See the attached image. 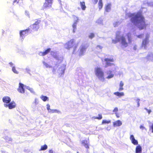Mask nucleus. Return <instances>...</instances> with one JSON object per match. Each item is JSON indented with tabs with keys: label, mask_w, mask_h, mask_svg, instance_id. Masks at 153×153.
<instances>
[{
	"label": "nucleus",
	"mask_w": 153,
	"mask_h": 153,
	"mask_svg": "<svg viewBox=\"0 0 153 153\" xmlns=\"http://www.w3.org/2000/svg\"><path fill=\"white\" fill-rule=\"evenodd\" d=\"M127 16L131 18V22L140 29H143L146 27V24L145 19L141 12L134 14L128 13L126 14V17Z\"/></svg>",
	"instance_id": "nucleus-1"
},
{
	"label": "nucleus",
	"mask_w": 153,
	"mask_h": 153,
	"mask_svg": "<svg viewBox=\"0 0 153 153\" xmlns=\"http://www.w3.org/2000/svg\"><path fill=\"white\" fill-rule=\"evenodd\" d=\"M121 32L119 31L117 32L115 40L113 39L112 42L113 43L115 44L118 42H120V45L121 48H124L128 46V44L131 43L132 41L131 34V32L127 33L126 36L128 39V42H127L126 38L124 35H121Z\"/></svg>",
	"instance_id": "nucleus-2"
},
{
	"label": "nucleus",
	"mask_w": 153,
	"mask_h": 153,
	"mask_svg": "<svg viewBox=\"0 0 153 153\" xmlns=\"http://www.w3.org/2000/svg\"><path fill=\"white\" fill-rule=\"evenodd\" d=\"M94 71L95 74L99 80L102 82H104L105 78L102 69L100 68L97 67L95 68Z\"/></svg>",
	"instance_id": "nucleus-3"
},
{
	"label": "nucleus",
	"mask_w": 153,
	"mask_h": 153,
	"mask_svg": "<svg viewBox=\"0 0 153 153\" xmlns=\"http://www.w3.org/2000/svg\"><path fill=\"white\" fill-rule=\"evenodd\" d=\"M77 46V44L75 43V40L74 39H71L68 41L64 45L65 48L68 49L73 47V53L75 52L76 48Z\"/></svg>",
	"instance_id": "nucleus-4"
},
{
	"label": "nucleus",
	"mask_w": 153,
	"mask_h": 153,
	"mask_svg": "<svg viewBox=\"0 0 153 153\" xmlns=\"http://www.w3.org/2000/svg\"><path fill=\"white\" fill-rule=\"evenodd\" d=\"M150 36V34L147 33L146 34L145 38L143 39L142 45V47L144 49H146L147 45L149 42V38Z\"/></svg>",
	"instance_id": "nucleus-5"
},
{
	"label": "nucleus",
	"mask_w": 153,
	"mask_h": 153,
	"mask_svg": "<svg viewBox=\"0 0 153 153\" xmlns=\"http://www.w3.org/2000/svg\"><path fill=\"white\" fill-rule=\"evenodd\" d=\"M40 22V21L39 20H37L33 24L31 25L29 29L30 31L33 30H37L39 27V24Z\"/></svg>",
	"instance_id": "nucleus-6"
},
{
	"label": "nucleus",
	"mask_w": 153,
	"mask_h": 153,
	"mask_svg": "<svg viewBox=\"0 0 153 153\" xmlns=\"http://www.w3.org/2000/svg\"><path fill=\"white\" fill-rule=\"evenodd\" d=\"M104 61L106 62V64L104 66L105 68H107L109 66H112L115 69H116L117 67H115L114 65L110 62H113L114 60L113 58H105L104 59Z\"/></svg>",
	"instance_id": "nucleus-7"
},
{
	"label": "nucleus",
	"mask_w": 153,
	"mask_h": 153,
	"mask_svg": "<svg viewBox=\"0 0 153 153\" xmlns=\"http://www.w3.org/2000/svg\"><path fill=\"white\" fill-rule=\"evenodd\" d=\"M53 0H45L43 7L45 9H50L51 7Z\"/></svg>",
	"instance_id": "nucleus-8"
},
{
	"label": "nucleus",
	"mask_w": 153,
	"mask_h": 153,
	"mask_svg": "<svg viewBox=\"0 0 153 153\" xmlns=\"http://www.w3.org/2000/svg\"><path fill=\"white\" fill-rule=\"evenodd\" d=\"M73 18L74 20V23L72 25V27L73 28V32L74 33L76 30V25L77 23L79 21V19L77 17L75 16H73Z\"/></svg>",
	"instance_id": "nucleus-9"
},
{
	"label": "nucleus",
	"mask_w": 153,
	"mask_h": 153,
	"mask_svg": "<svg viewBox=\"0 0 153 153\" xmlns=\"http://www.w3.org/2000/svg\"><path fill=\"white\" fill-rule=\"evenodd\" d=\"M4 106L6 108H8L9 109H11L16 108V103L13 101L10 102L8 104H4Z\"/></svg>",
	"instance_id": "nucleus-10"
},
{
	"label": "nucleus",
	"mask_w": 153,
	"mask_h": 153,
	"mask_svg": "<svg viewBox=\"0 0 153 153\" xmlns=\"http://www.w3.org/2000/svg\"><path fill=\"white\" fill-rule=\"evenodd\" d=\"M111 69L112 70H108L106 72V76L105 78L107 79H110L113 78L114 76V74L112 73V71H114V70L111 68Z\"/></svg>",
	"instance_id": "nucleus-11"
},
{
	"label": "nucleus",
	"mask_w": 153,
	"mask_h": 153,
	"mask_svg": "<svg viewBox=\"0 0 153 153\" xmlns=\"http://www.w3.org/2000/svg\"><path fill=\"white\" fill-rule=\"evenodd\" d=\"M29 31H30L29 28L25 30L20 31V35L21 37L23 38L24 36L27 34Z\"/></svg>",
	"instance_id": "nucleus-12"
},
{
	"label": "nucleus",
	"mask_w": 153,
	"mask_h": 153,
	"mask_svg": "<svg viewBox=\"0 0 153 153\" xmlns=\"http://www.w3.org/2000/svg\"><path fill=\"white\" fill-rule=\"evenodd\" d=\"M87 47L85 45H82L80 46L79 48V54L80 55H82L85 52Z\"/></svg>",
	"instance_id": "nucleus-13"
},
{
	"label": "nucleus",
	"mask_w": 153,
	"mask_h": 153,
	"mask_svg": "<svg viewBox=\"0 0 153 153\" xmlns=\"http://www.w3.org/2000/svg\"><path fill=\"white\" fill-rule=\"evenodd\" d=\"M130 139L131 143L134 145H136L138 144V142L137 140L135 139L133 135H131L130 136Z\"/></svg>",
	"instance_id": "nucleus-14"
},
{
	"label": "nucleus",
	"mask_w": 153,
	"mask_h": 153,
	"mask_svg": "<svg viewBox=\"0 0 153 153\" xmlns=\"http://www.w3.org/2000/svg\"><path fill=\"white\" fill-rule=\"evenodd\" d=\"M24 85L21 83H19V88L18 89V91L21 93H24L25 92V90L24 88Z\"/></svg>",
	"instance_id": "nucleus-15"
},
{
	"label": "nucleus",
	"mask_w": 153,
	"mask_h": 153,
	"mask_svg": "<svg viewBox=\"0 0 153 153\" xmlns=\"http://www.w3.org/2000/svg\"><path fill=\"white\" fill-rule=\"evenodd\" d=\"M2 100L4 104H8L10 102L11 99L8 96L4 97L2 98Z\"/></svg>",
	"instance_id": "nucleus-16"
},
{
	"label": "nucleus",
	"mask_w": 153,
	"mask_h": 153,
	"mask_svg": "<svg viewBox=\"0 0 153 153\" xmlns=\"http://www.w3.org/2000/svg\"><path fill=\"white\" fill-rule=\"evenodd\" d=\"M51 49L48 48L44 52H40L39 53V54L40 56H44L48 54L51 51Z\"/></svg>",
	"instance_id": "nucleus-17"
},
{
	"label": "nucleus",
	"mask_w": 153,
	"mask_h": 153,
	"mask_svg": "<svg viewBox=\"0 0 153 153\" xmlns=\"http://www.w3.org/2000/svg\"><path fill=\"white\" fill-rule=\"evenodd\" d=\"M9 64L12 67V71L15 74H18L19 72L16 70L14 65L12 62H10Z\"/></svg>",
	"instance_id": "nucleus-18"
},
{
	"label": "nucleus",
	"mask_w": 153,
	"mask_h": 153,
	"mask_svg": "<svg viewBox=\"0 0 153 153\" xmlns=\"http://www.w3.org/2000/svg\"><path fill=\"white\" fill-rule=\"evenodd\" d=\"M113 126L114 127L119 126L122 124V122L120 120H117L113 123Z\"/></svg>",
	"instance_id": "nucleus-19"
},
{
	"label": "nucleus",
	"mask_w": 153,
	"mask_h": 153,
	"mask_svg": "<svg viewBox=\"0 0 153 153\" xmlns=\"http://www.w3.org/2000/svg\"><path fill=\"white\" fill-rule=\"evenodd\" d=\"M142 151V148L140 145L137 146L136 148V153H141Z\"/></svg>",
	"instance_id": "nucleus-20"
},
{
	"label": "nucleus",
	"mask_w": 153,
	"mask_h": 153,
	"mask_svg": "<svg viewBox=\"0 0 153 153\" xmlns=\"http://www.w3.org/2000/svg\"><path fill=\"white\" fill-rule=\"evenodd\" d=\"M147 59L149 61H153V55L151 53H149L147 57Z\"/></svg>",
	"instance_id": "nucleus-21"
},
{
	"label": "nucleus",
	"mask_w": 153,
	"mask_h": 153,
	"mask_svg": "<svg viewBox=\"0 0 153 153\" xmlns=\"http://www.w3.org/2000/svg\"><path fill=\"white\" fill-rule=\"evenodd\" d=\"M40 98L44 101L45 102L46 101H48L49 100V98L47 96H44L43 95H41L40 97Z\"/></svg>",
	"instance_id": "nucleus-22"
},
{
	"label": "nucleus",
	"mask_w": 153,
	"mask_h": 153,
	"mask_svg": "<svg viewBox=\"0 0 153 153\" xmlns=\"http://www.w3.org/2000/svg\"><path fill=\"white\" fill-rule=\"evenodd\" d=\"M114 95L119 97L123 96L124 95V93L123 92H114Z\"/></svg>",
	"instance_id": "nucleus-23"
},
{
	"label": "nucleus",
	"mask_w": 153,
	"mask_h": 153,
	"mask_svg": "<svg viewBox=\"0 0 153 153\" xmlns=\"http://www.w3.org/2000/svg\"><path fill=\"white\" fill-rule=\"evenodd\" d=\"M50 113H58V114H61V112L59 110H58V109H51V110Z\"/></svg>",
	"instance_id": "nucleus-24"
},
{
	"label": "nucleus",
	"mask_w": 153,
	"mask_h": 153,
	"mask_svg": "<svg viewBox=\"0 0 153 153\" xmlns=\"http://www.w3.org/2000/svg\"><path fill=\"white\" fill-rule=\"evenodd\" d=\"M51 54L54 58H57V57L58 53L57 52L54 51H52L51 52Z\"/></svg>",
	"instance_id": "nucleus-25"
},
{
	"label": "nucleus",
	"mask_w": 153,
	"mask_h": 153,
	"mask_svg": "<svg viewBox=\"0 0 153 153\" xmlns=\"http://www.w3.org/2000/svg\"><path fill=\"white\" fill-rule=\"evenodd\" d=\"M111 3H107L105 6V10H110L111 8Z\"/></svg>",
	"instance_id": "nucleus-26"
},
{
	"label": "nucleus",
	"mask_w": 153,
	"mask_h": 153,
	"mask_svg": "<svg viewBox=\"0 0 153 153\" xmlns=\"http://www.w3.org/2000/svg\"><path fill=\"white\" fill-rule=\"evenodd\" d=\"M48 148V146L46 145H45L43 146H42L41 147V149L39 150V151L45 150H46Z\"/></svg>",
	"instance_id": "nucleus-27"
},
{
	"label": "nucleus",
	"mask_w": 153,
	"mask_h": 153,
	"mask_svg": "<svg viewBox=\"0 0 153 153\" xmlns=\"http://www.w3.org/2000/svg\"><path fill=\"white\" fill-rule=\"evenodd\" d=\"M134 34L135 38L137 37L139 38H141L143 36V34L138 35L136 33H134Z\"/></svg>",
	"instance_id": "nucleus-28"
},
{
	"label": "nucleus",
	"mask_w": 153,
	"mask_h": 153,
	"mask_svg": "<svg viewBox=\"0 0 153 153\" xmlns=\"http://www.w3.org/2000/svg\"><path fill=\"white\" fill-rule=\"evenodd\" d=\"M124 85V83L122 81H121L120 82V88L119 89V90L120 91H122L123 89V87Z\"/></svg>",
	"instance_id": "nucleus-29"
},
{
	"label": "nucleus",
	"mask_w": 153,
	"mask_h": 153,
	"mask_svg": "<svg viewBox=\"0 0 153 153\" xmlns=\"http://www.w3.org/2000/svg\"><path fill=\"white\" fill-rule=\"evenodd\" d=\"M82 144L85 146L86 148H88L89 146L88 143V142L86 140H83L82 142Z\"/></svg>",
	"instance_id": "nucleus-30"
},
{
	"label": "nucleus",
	"mask_w": 153,
	"mask_h": 153,
	"mask_svg": "<svg viewBox=\"0 0 153 153\" xmlns=\"http://www.w3.org/2000/svg\"><path fill=\"white\" fill-rule=\"evenodd\" d=\"M98 7L99 9H101L102 8L103 6V3L102 1H99L98 2Z\"/></svg>",
	"instance_id": "nucleus-31"
},
{
	"label": "nucleus",
	"mask_w": 153,
	"mask_h": 153,
	"mask_svg": "<svg viewBox=\"0 0 153 153\" xmlns=\"http://www.w3.org/2000/svg\"><path fill=\"white\" fill-rule=\"evenodd\" d=\"M80 5L82 10H85L86 8V6L85 5V3L84 2H81Z\"/></svg>",
	"instance_id": "nucleus-32"
},
{
	"label": "nucleus",
	"mask_w": 153,
	"mask_h": 153,
	"mask_svg": "<svg viewBox=\"0 0 153 153\" xmlns=\"http://www.w3.org/2000/svg\"><path fill=\"white\" fill-rule=\"evenodd\" d=\"M43 63L44 65L46 68H51V66L49 65L46 62L43 61Z\"/></svg>",
	"instance_id": "nucleus-33"
},
{
	"label": "nucleus",
	"mask_w": 153,
	"mask_h": 153,
	"mask_svg": "<svg viewBox=\"0 0 153 153\" xmlns=\"http://www.w3.org/2000/svg\"><path fill=\"white\" fill-rule=\"evenodd\" d=\"M111 123V120H102V124H105V123Z\"/></svg>",
	"instance_id": "nucleus-34"
},
{
	"label": "nucleus",
	"mask_w": 153,
	"mask_h": 153,
	"mask_svg": "<svg viewBox=\"0 0 153 153\" xmlns=\"http://www.w3.org/2000/svg\"><path fill=\"white\" fill-rule=\"evenodd\" d=\"M103 19L102 18H100L98 19L96 21V22L99 24H102Z\"/></svg>",
	"instance_id": "nucleus-35"
},
{
	"label": "nucleus",
	"mask_w": 153,
	"mask_h": 153,
	"mask_svg": "<svg viewBox=\"0 0 153 153\" xmlns=\"http://www.w3.org/2000/svg\"><path fill=\"white\" fill-rule=\"evenodd\" d=\"M47 109L48 111V112L50 113L51 111V109L50 108V106L49 104H47L46 105Z\"/></svg>",
	"instance_id": "nucleus-36"
},
{
	"label": "nucleus",
	"mask_w": 153,
	"mask_h": 153,
	"mask_svg": "<svg viewBox=\"0 0 153 153\" xmlns=\"http://www.w3.org/2000/svg\"><path fill=\"white\" fill-rule=\"evenodd\" d=\"M26 88L27 89L29 90L30 92L32 93H34V91L33 89L32 88H30V87L29 86H27L26 87Z\"/></svg>",
	"instance_id": "nucleus-37"
},
{
	"label": "nucleus",
	"mask_w": 153,
	"mask_h": 153,
	"mask_svg": "<svg viewBox=\"0 0 153 153\" xmlns=\"http://www.w3.org/2000/svg\"><path fill=\"white\" fill-rule=\"evenodd\" d=\"M4 139L6 140V141H11L12 140V139L10 137L8 136L5 137Z\"/></svg>",
	"instance_id": "nucleus-38"
},
{
	"label": "nucleus",
	"mask_w": 153,
	"mask_h": 153,
	"mask_svg": "<svg viewBox=\"0 0 153 153\" xmlns=\"http://www.w3.org/2000/svg\"><path fill=\"white\" fill-rule=\"evenodd\" d=\"M94 35L93 33H90L88 35V37L90 39H92L94 37Z\"/></svg>",
	"instance_id": "nucleus-39"
},
{
	"label": "nucleus",
	"mask_w": 153,
	"mask_h": 153,
	"mask_svg": "<svg viewBox=\"0 0 153 153\" xmlns=\"http://www.w3.org/2000/svg\"><path fill=\"white\" fill-rule=\"evenodd\" d=\"M94 119H98V120H101L102 118V116L101 114H99L98 117H94Z\"/></svg>",
	"instance_id": "nucleus-40"
},
{
	"label": "nucleus",
	"mask_w": 153,
	"mask_h": 153,
	"mask_svg": "<svg viewBox=\"0 0 153 153\" xmlns=\"http://www.w3.org/2000/svg\"><path fill=\"white\" fill-rule=\"evenodd\" d=\"M25 70L26 72H27V73H29L30 72V68L28 67H27L25 69Z\"/></svg>",
	"instance_id": "nucleus-41"
},
{
	"label": "nucleus",
	"mask_w": 153,
	"mask_h": 153,
	"mask_svg": "<svg viewBox=\"0 0 153 153\" xmlns=\"http://www.w3.org/2000/svg\"><path fill=\"white\" fill-rule=\"evenodd\" d=\"M148 4L149 6L153 7V1L149 2L148 3Z\"/></svg>",
	"instance_id": "nucleus-42"
},
{
	"label": "nucleus",
	"mask_w": 153,
	"mask_h": 153,
	"mask_svg": "<svg viewBox=\"0 0 153 153\" xmlns=\"http://www.w3.org/2000/svg\"><path fill=\"white\" fill-rule=\"evenodd\" d=\"M140 100L139 99H137L136 100V102H137V105L138 107H139L140 106V103L139 102Z\"/></svg>",
	"instance_id": "nucleus-43"
},
{
	"label": "nucleus",
	"mask_w": 153,
	"mask_h": 153,
	"mask_svg": "<svg viewBox=\"0 0 153 153\" xmlns=\"http://www.w3.org/2000/svg\"><path fill=\"white\" fill-rule=\"evenodd\" d=\"M97 48V49H99L100 50H101L102 49V47H101V46H100V45H98L97 46V47H96Z\"/></svg>",
	"instance_id": "nucleus-44"
},
{
	"label": "nucleus",
	"mask_w": 153,
	"mask_h": 153,
	"mask_svg": "<svg viewBox=\"0 0 153 153\" xmlns=\"http://www.w3.org/2000/svg\"><path fill=\"white\" fill-rule=\"evenodd\" d=\"M144 109H145L148 112L149 114L152 111L151 110H149L146 108H145Z\"/></svg>",
	"instance_id": "nucleus-45"
},
{
	"label": "nucleus",
	"mask_w": 153,
	"mask_h": 153,
	"mask_svg": "<svg viewBox=\"0 0 153 153\" xmlns=\"http://www.w3.org/2000/svg\"><path fill=\"white\" fill-rule=\"evenodd\" d=\"M65 69L64 67H63L62 69V74H64V71H65Z\"/></svg>",
	"instance_id": "nucleus-46"
},
{
	"label": "nucleus",
	"mask_w": 153,
	"mask_h": 153,
	"mask_svg": "<svg viewBox=\"0 0 153 153\" xmlns=\"http://www.w3.org/2000/svg\"><path fill=\"white\" fill-rule=\"evenodd\" d=\"M118 111V108L117 107L115 108L113 111V112L117 113V112Z\"/></svg>",
	"instance_id": "nucleus-47"
},
{
	"label": "nucleus",
	"mask_w": 153,
	"mask_h": 153,
	"mask_svg": "<svg viewBox=\"0 0 153 153\" xmlns=\"http://www.w3.org/2000/svg\"><path fill=\"white\" fill-rule=\"evenodd\" d=\"M120 23L119 22H116V23H114V27H116L118 25H119Z\"/></svg>",
	"instance_id": "nucleus-48"
},
{
	"label": "nucleus",
	"mask_w": 153,
	"mask_h": 153,
	"mask_svg": "<svg viewBox=\"0 0 153 153\" xmlns=\"http://www.w3.org/2000/svg\"><path fill=\"white\" fill-rule=\"evenodd\" d=\"M19 0H14L13 2V4H14L15 3H17Z\"/></svg>",
	"instance_id": "nucleus-49"
},
{
	"label": "nucleus",
	"mask_w": 153,
	"mask_h": 153,
	"mask_svg": "<svg viewBox=\"0 0 153 153\" xmlns=\"http://www.w3.org/2000/svg\"><path fill=\"white\" fill-rule=\"evenodd\" d=\"M35 102L36 104H37L38 103V100L37 99H35Z\"/></svg>",
	"instance_id": "nucleus-50"
},
{
	"label": "nucleus",
	"mask_w": 153,
	"mask_h": 153,
	"mask_svg": "<svg viewBox=\"0 0 153 153\" xmlns=\"http://www.w3.org/2000/svg\"><path fill=\"white\" fill-rule=\"evenodd\" d=\"M25 13L26 15H27L28 16H29V15L28 14L29 12L27 10H26L25 12Z\"/></svg>",
	"instance_id": "nucleus-51"
},
{
	"label": "nucleus",
	"mask_w": 153,
	"mask_h": 153,
	"mask_svg": "<svg viewBox=\"0 0 153 153\" xmlns=\"http://www.w3.org/2000/svg\"><path fill=\"white\" fill-rule=\"evenodd\" d=\"M49 153H53V151L52 149L50 150L49 151Z\"/></svg>",
	"instance_id": "nucleus-52"
},
{
	"label": "nucleus",
	"mask_w": 153,
	"mask_h": 153,
	"mask_svg": "<svg viewBox=\"0 0 153 153\" xmlns=\"http://www.w3.org/2000/svg\"><path fill=\"white\" fill-rule=\"evenodd\" d=\"M137 45H135L133 48V49L134 50H136L137 49Z\"/></svg>",
	"instance_id": "nucleus-53"
},
{
	"label": "nucleus",
	"mask_w": 153,
	"mask_h": 153,
	"mask_svg": "<svg viewBox=\"0 0 153 153\" xmlns=\"http://www.w3.org/2000/svg\"><path fill=\"white\" fill-rule=\"evenodd\" d=\"M140 128L142 129H145V127L141 125L140 126Z\"/></svg>",
	"instance_id": "nucleus-54"
},
{
	"label": "nucleus",
	"mask_w": 153,
	"mask_h": 153,
	"mask_svg": "<svg viewBox=\"0 0 153 153\" xmlns=\"http://www.w3.org/2000/svg\"><path fill=\"white\" fill-rule=\"evenodd\" d=\"M115 114H116V116H117V117H119V116L118 115V114H117V113H115Z\"/></svg>",
	"instance_id": "nucleus-55"
},
{
	"label": "nucleus",
	"mask_w": 153,
	"mask_h": 153,
	"mask_svg": "<svg viewBox=\"0 0 153 153\" xmlns=\"http://www.w3.org/2000/svg\"><path fill=\"white\" fill-rule=\"evenodd\" d=\"M52 72H53V73H54L55 72V69L54 68L53 69V71H52Z\"/></svg>",
	"instance_id": "nucleus-56"
},
{
	"label": "nucleus",
	"mask_w": 153,
	"mask_h": 153,
	"mask_svg": "<svg viewBox=\"0 0 153 153\" xmlns=\"http://www.w3.org/2000/svg\"><path fill=\"white\" fill-rule=\"evenodd\" d=\"M151 127L152 129V132L153 133V124L152 125Z\"/></svg>",
	"instance_id": "nucleus-57"
},
{
	"label": "nucleus",
	"mask_w": 153,
	"mask_h": 153,
	"mask_svg": "<svg viewBox=\"0 0 153 153\" xmlns=\"http://www.w3.org/2000/svg\"><path fill=\"white\" fill-rule=\"evenodd\" d=\"M108 10H106V12H108Z\"/></svg>",
	"instance_id": "nucleus-58"
},
{
	"label": "nucleus",
	"mask_w": 153,
	"mask_h": 153,
	"mask_svg": "<svg viewBox=\"0 0 153 153\" xmlns=\"http://www.w3.org/2000/svg\"><path fill=\"white\" fill-rule=\"evenodd\" d=\"M99 1H102V0H99Z\"/></svg>",
	"instance_id": "nucleus-59"
},
{
	"label": "nucleus",
	"mask_w": 153,
	"mask_h": 153,
	"mask_svg": "<svg viewBox=\"0 0 153 153\" xmlns=\"http://www.w3.org/2000/svg\"><path fill=\"white\" fill-rule=\"evenodd\" d=\"M77 153H79V152H77Z\"/></svg>",
	"instance_id": "nucleus-60"
},
{
	"label": "nucleus",
	"mask_w": 153,
	"mask_h": 153,
	"mask_svg": "<svg viewBox=\"0 0 153 153\" xmlns=\"http://www.w3.org/2000/svg\"><path fill=\"white\" fill-rule=\"evenodd\" d=\"M1 71V70H0V72Z\"/></svg>",
	"instance_id": "nucleus-61"
}]
</instances>
